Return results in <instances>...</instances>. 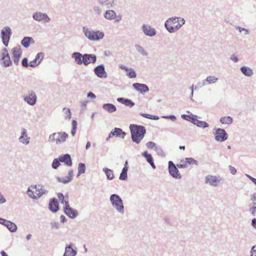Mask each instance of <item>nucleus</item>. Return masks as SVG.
Returning <instances> with one entry per match:
<instances>
[{
	"label": "nucleus",
	"instance_id": "nucleus-45",
	"mask_svg": "<svg viewBox=\"0 0 256 256\" xmlns=\"http://www.w3.org/2000/svg\"><path fill=\"white\" fill-rule=\"evenodd\" d=\"M181 117L184 120L191 122V120H192V118H194L195 117H198V116L196 115H194L192 114H190V115H186V114H182Z\"/></svg>",
	"mask_w": 256,
	"mask_h": 256
},
{
	"label": "nucleus",
	"instance_id": "nucleus-42",
	"mask_svg": "<svg viewBox=\"0 0 256 256\" xmlns=\"http://www.w3.org/2000/svg\"><path fill=\"white\" fill-rule=\"evenodd\" d=\"M78 172L77 174V176L78 177L81 174H84L85 172L86 168V165L84 163H79L78 164Z\"/></svg>",
	"mask_w": 256,
	"mask_h": 256
},
{
	"label": "nucleus",
	"instance_id": "nucleus-59",
	"mask_svg": "<svg viewBox=\"0 0 256 256\" xmlns=\"http://www.w3.org/2000/svg\"><path fill=\"white\" fill-rule=\"evenodd\" d=\"M39 64H40V62H37L36 61V60H35L34 59L33 60L30 62L29 63V66L31 67L34 68V67L37 66Z\"/></svg>",
	"mask_w": 256,
	"mask_h": 256
},
{
	"label": "nucleus",
	"instance_id": "nucleus-46",
	"mask_svg": "<svg viewBox=\"0 0 256 256\" xmlns=\"http://www.w3.org/2000/svg\"><path fill=\"white\" fill-rule=\"evenodd\" d=\"M72 129L71 134L72 136H74L77 129V122L76 120H72Z\"/></svg>",
	"mask_w": 256,
	"mask_h": 256
},
{
	"label": "nucleus",
	"instance_id": "nucleus-53",
	"mask_svg": "<svg viewBox=\"0 0 256 256\" xmlns=\"http://www.w3.org/2000/svg\"><path fill=\"white\" fill-rule=\"evenodd\" d=\"M250 212L254 216H256V202H254L252 206L250 208Z\"/></svg>",
	"mask_w": 256,
	"mask_h": 256
},
{
	"label": "nucleus",
	"instance_id": "nucleus-21",
	"mask_svg": "<svg viewBox=\"0 0 256 256\" xmlns=\"http://www.w3.org/2000/svg\"><path fill=\"white\" fill-rule=\"evenodd\" d=\"M118 67L127 72L126 75L129 78H133L136 77V73L133 68H128L123 64H119Z\"/></svg>",
	"mask_w": 256,
	"mask_h": 256
},
{
	"label": "nucleus",
	"instance_id": "nucleus-39",
	"mask_svg": "<svg viewBox=\"0 0 256 256\" xmlns=\"http://www.w3.org/2000/svg\"><path fill=\"white\" fill-rule=\"evenodd\" d=\"M128 167H124L120 174L119 179L122 180H126L128 178Z\"/></svg>",
	"mask_w": 256,
	"mask_h": 256
},
{
	"label": "nucleus",
	"instance_id": "nucleus-20",
	"mask_svg": "<svg viewBox=\"0 0 256 256\" xmlns=\"http://www.w3.org/2000/svg\"><path fill=\"white\" fill-rule=\"evenodd\" d=\"M133 88L140 94H144L149 91V88L146 84L140 83H134Z\"/></svg>",
	"mask_w": 256,
	"mask_h": 256
},
{
	"label": "nucleus",
	"instance_id": "nucleus-30",
	"mask_svg": "<svg viewBox=\"0 0 256 256\" xmlns=\"http://www.w3.org/2000/svg\"><path fill=\"white\" fill-rule=\"evenodd\" d=\"M117 101L130 108L132 107L134 105V102L131 100L124 98H117Z\"/></svg>",
	"mask_w": 256,
	"mask_h": 256
},
{
	"label": "nucleus",
	"instance_id": "nucleus-24",
	"mask_svg": "<svg viewBox=\"0 0 256 256\" xmlns=\"http://www.w3.org/2000/svg\"><path fill=\"white\" fill-rule=\"evenodd\" d=\"M56 138V144H59L64 143L68 138V136L66 132H58Z\"/></svg>",
	"mask_w": 256,
	"mask_h": 256
},
{
	"label": "nucleus",
	"instance_id": "nucleus-18",
	"mask_svg": "<svg viewBox=\"0 0 256 256\" xmlns=\"http://www.w3.org/2000/svg\"><path fill=\"white\" fill-rule=\"evenodd\" d=\"M32 187L36 190V197L38 200L44 194L48 193V190L45 188L44 186L41 184L32 185Z\"/></svg>",
	"mask_w": 256,
	"mask_h": 256
},
{
	"label": "nucleus",
	"instance_id": "nucleus-56",
	"mask_svg": "<svg viewBox=\"0 0 256 256\" xmlns=\"http://www.w3.org/2000/svg\"><path fill=\"white\" fill-rule=\"evenodd\" d=\"M177 167L180 168H186L188 166V164L186 161L181 160L179 164H177Z\"/></svg>",
	"mask_w": 256,
	"mask_h": 256
},
{
	"label": "nucleus",
	"instance_id": "nucleus-34",
	"mask_svg": "<svg viewBox=\"0 0 256 256\" xmlns=\"http://www.w3.org/2000/svg\"><path fill=\"white\" fill-rule=\"evenodd\" d=\"M104 16L106 19L112 20L116 18V12L113 10H107Z\"/></svg>",
	"mask_w": 256,
	"mask_h": 256
},
{
	"label": "nucleus",
	"instance_id": "nucleus-12",
	"mask_svg": "<svg viewBox=\"0 0 256 256\" xmlns=\"http://www.w3.org/2000/svg\"><path fill=\"white\" fill-rule=\"evenodd\" d=\"M30 138L28 136L27 130L25 128H21L20 136L18 138V141L20 143L28 145L30 142Z\"/></svg>",
	"mask_w": 256,
	"mask_h": 256
},
{
	"label": "nucleus",
	"instance_id": "nucleus-48",
	"mask_svg": "<svg viewBox=\"0 0 256 256\" xmlns=\"http://www.w3.org/2000/svg\"><path fill=\"white\" fill-rule=\"evenodd\" d=\"M57 132H54L50 134L48 138V142L50 143L56 142L57 136Z\"/></svg>",
	"mask_w": 256,
	"mask_h": 256
},
{
	"label": "nucleus",
	"instance_id": "nucleus-22",
	"mask_svg": "<svg viewBox=\"0 0 256 256\" xmlns=\"http://www.w3.org/2000/svg\"><path fill=\"white\" fill-rule=\"evenodd\" d=\"M99 4L107 8H110L116 6L115 0H98Z\"/></svg>",
	"mask_w": 256,
	"mask_h": 256
},
{
	"label": "nucleus",
	"instance_id": "nucleus-16",
	"mask_svg": "<svg viewBox=\"0 0 256 256\" xmlns=\"http://www.w3.org/2000/svg\"><path fill=\"white\" fill-rule=\"evenodd\" d=\"M94 72L98 78H106L107 77V73L104 64H100L94 68Z\"/></svg>",
	"mask_w": 256,
	"mask_h": 256
},
{
	"label": "nucleus",
	"instance_id": "nucleus-37",
	"mask_svg": "<svg viewBox=\"0 0 256 256\" xmlns=\"http://www.w3.org/2000/svg\"><path fill=\"white\" fill-rule=\"evenodd\" d=\"M34 188L32 187V185H31L30 187L28 188V190L26 191V194L28 196L29 198L36 200H38L36 194L35 195L34 194V192L33 191V190H34Z\"/></svg>",
	"mask_w": 256,
	"mask_h": 256
},
{
	"label": "nucleus",
	"instance_id": "nucleus-38",
	"mask_svg": "<svg viewBox=\"0 0 256 256\" xmlns=\"http://www.w3.org/2000/svg\"><path fill=\"white\" fill-rule=\"evenodd\" d=\"M218 80V78L214 76H207L206 78L204 79V82L206 83V85H208L214 84L217 82Z\"/></svg>",
	"mask_w": 256,
	"mask_h": 256
},
{
	"label": "nucleus",
	"instance_id": "nucleus-62",
	"mask_svg": "<svg viewBox=\"0 0 256 256\" xmlns=\"http://www.w3.org/2000/svg\"><path fill=\"white\" fill-rule=\"evenodd\" d=\"M52 228L58 229L60 228V224L58 222H52L50 223Z\"/></svg>",
	"mask_w": 256,
	"mask_h": 256
},
{
	"label": "nucleus",
	"instance_id": "nucleus-52",
	"mask_svg": "<svg viewBox=\"0 0 256 256\" xmlns=\"http://www.w3.org/2000/svg\"><path fill=\"white\" fill-rule=\"evenodd\" d=\"M236 28L237 30H238L240 32H244V35H247V34H249V33H250V31L246 29L245 28L240 27L239 26H236Z\"/></svg>",
	"mask_w": 256,
	"mask_h": 256
},
{
	"label": "nucleus",
	"instance_id": "nucleus-9",
	"mask_svg": "<svg viewBox=\"0 0 256 256\" xmlns=\"http://www.w3.org/2000/svg\"><path fill=\"white\" fill-rule=\"evenodd\" d=\"M37 96L35 92L32 90H28V94L24 96V100L30 106H34L36 104Z\"/></svg>",
	"mask_w": 256,
	"mask_h": 256
},
{
	"label": "nucleus",
	"instance_id": "nucleus-4",
	"mask_svg": "<svg viewBox=\"0 0 256 256\" xmlns=\"http://www.w3.org/2000/svg\"><path fill=\"white\" fill-rule=\"evenodd\" d=\"M110 201L114 208L120 214L124 213V208L122 198L117 194L110 196Z\"/></svg>",
	"mask_w": 256,
	"mask_h": 256
},
{
	"label": "nucleus",
	"instance_id": "nucleus-58",
	"mask_svg": "<svg viewBox=\"0 0 256 256\" xmlns=\"http://www.w3.org/2000/svg\"><path fill=\"white\" fill-rule=\"evenodd\" d=\"M228 168L230 172L232 174L234 175L236 173V170L234 167L232 166L231 165H229Z\"/></svg>",
	"mask_w": 256,
	"mask_h": 256
},
{
	"label": "nucleus",
	"instance_id": "nucleus-8",
	"mask_svg": "<svg viewBox=\"0 0 256 256\" xmlns=\"http://www.w3.org/2000/svg\"><path fill=\"white\" fill-rule=\"evenodd\" d=\"M32 17L36 21L43 23H47L50 20V18L46 13L41 12H36L33 13Z\"/></svg>",
	"mask_w": 256,
	"mask_h": 256
},
{
	"label": "nucleus",
	"instance_id": "nucleus-44",
	"mask_svg": "<svg viewBox=\"0 0 256 256\" xmlns=\"http://www.w3.org/2000/svg\"><path fill=\"white\" fill-rule=\"evenodd\" d=\"M154 150L156 152L157 154L161 157L164 158L166 156V154L161 146H157Z\"/></svg>",
	"mask_w": 256,
	"mask_h": 256
},
{
	"label": "nucleus",
	"instance_id": "nucleus-26",
	"mask_svg": "<svg viewBox=\"0 0 256 256\" xmlns=\"http://www.w3.org/2000/svg\"><path fill=\"white\" fill-rule=\"evenodd\" d=\"M197 118L198 117H195L191 120V122L199 128H206L208 127L209 125L206 122L199 120L197 119Z\"/></svg>",
	"mask_w": 256,
	"mask_h": 256
},
{
	"label": "nucleus",
	"instance_id": "nucleus-5",
	"mask_svg": "<svg viewBox=\"0 0 256 256\" xmlns=\"http://www.w3.org/2000/svg\"><path fill=\"white\" fill-rule=\"evenodd\" d=\"M214 134L215 140L217 142H222L226 140L228 138V134L224 129L218 128L214 130Z\"/></svg>",
	"mask_w": 256,
	"mask_h": 256
},
{
	"label": "nucleus",
	"instance_id": "nucleus-40",
	"mask_svg": "<svg viewBox=\"0 0 256 256\" xmlns=\"http://www.w3.org/2000/svg\"><path fill=\"white\" fill-rule=\"evenodd\" d=\"M12 53L14 58H20L22 50L20 46H16L12 49Z\"/></svg>",
	"mask_w": 256,
	"mask_h": 256
},
{
	"label": "nucleus",
	"instance_id": "nucleus-25",
	"mask_svg": "<svg viewBox=\"0 0 256 256\" xmlns=\"http://www.w3.org/2000/svg\"><path fill=\"white\" fill-rule=\"evenodd\" d=\"M59 158L60 160V162H64L65 165L68 166H72V160L70 156L68 154H65L63 155H61Z\"/></svg>",
	"mask_w": 256,
	"mask_h": 256
},
{
	"label": "nucleus",
	"instance_id": "nucleus-2",
	"mask_svg": "<svg viewBox=\"0 0 256 256\" xmlns=\"http://www.w3.org/2000/svg\"><path fill=\"white\" fill-rule=\"evenodd\" d=\"M130 128L133 142L139 144L146 133V130L144 126L132 124L130 125Z\"/></svg>",
	"mask_w": 256,
	"mask_h": 256
},
{
	"label": "nucleus",
	"instance_id": "nucleus-11",
	"mask_svg": "<svg viewBox=\"0 0 256 256\" xmlns=\"http://www.w3.org/2000/svg\"><path fill=\"white\" fill-rule=\"evenodd\" d=\"M64 209V213L71 218H76L78 214L76 210L70 207L68 201H65V206Z\"/></svg>",
	"mask_w": 256,
	"mask_h": 256
},
{
	"label": "nucleus",
	"instance_id": "nucleus-64",
	"mask_svg": "<svg viewBox=\"0 0 256 256\" xmlns=\"http://www.w3.org/2000/svg\"><path fill=\"white\" fill-rule=\"evenodd\" d=\"M250 252V256H256V245L252 247Z\"/></svg>",
	"mask_w": 256,
	"mask_h": 256
},
{
	"label": "nucleus",
	"instance_id": "nucleus-1",
	"mask_svg": "<svg viewBox=\"0 0 256 256\" xmlns=\"http://www.w3.org/2000/svg\"><path fill=\"white\" fill-rule=\"evenodd\" d=\"M185 20L181 17L173 16L168 18L164 23L166 29L170 33L178 32L184 24Z\"/></svg>",
	"mask_w": 256,
	"mask_h": 256
},
{
	"label": "nucleus",
	"instance_id": "nucleus-29",
	"mask_svg": "<svg viewBox=\"0 0 256 256\" xmlns=\"http://www.w3.org/2000/svg\"><path fill=\"white\" fill-rule=\"evenodd\" d=\"M111 134L114 136L120 137L122 138H124L126 134V132L122 129L117 128H115L111 131Z\"/></svg>",
	"mask_w": 256,
	"mask_h": 256
},
{
	"label": "nucleus",
	"instance_id": "nucleus-17",
	"mask_svg": "<svg viewBox=\"0 0 256 256\" xmlns=\"http://www.w3.org/2000/svg\"><path fill=\"white\" fill-rule=\"evenodd\" d=\"M84 62V66H88L89 64H94L96 61V56L94 54H84L83 56Z\"/></svg>",
	"mask_w": 256,
	"mask_h": 256
},
{
	"label": "nucleus",
	"instance_id": "nucleus-7",
	"mask_svg": "<svg viewBox=\"0 0 256 256\" xmlns=\"http://www.w3.org/2000/svg\"><path fill=\"white\" fill-rule=\"evenodd\" d=\"M168 170L170 174L176 179H180L182 176L180 173L177 166L174 164L172 161H169L168 162Z\"/></svg>",
	"mask_w": 256,
	"mask_h": 256
},
{
	"label": "nucleus",
	"instance_id": "nucleus-6",
	"mask_svg": "<svg viewBox=\"0 0 256 256\" xmlns=\"http://www.w3.org/2000/svg\"><path fill=\"white\" fill-rule=\"evenodd\" d=\"M12 34V30L9 26H6L1 30V38L2 42L6 46L8 44Z\"/></svg>",
	"mask_w": 256,
	"mask_h": 256
},
{
	"label": "nucleus",
	"instance_id": "nucleus-15",
	"mask_svg": "<svg viewBox=\"0 0 256 256\" xmlns=\"http://www.w3.org/2000/svg\"><path fill=\"white\" fill-rule=\"evenodd\" d=\"M2 60L4 66L5 67L10 66L12 64V62L10 60L8 50L6 48H4L2 50Z\"/></svg>",
	"mask_w": 256,
	"mask_h": 256
},
{
	"label": "nucleus",
	"instance_id": "nucleus-27",
	"mask_svg": "<svg viewBox=\"0 0 256 256\" xmlns=\"http://www.w3.org/2000/svg\"><path fill=\"white\" fill-rule=\"evenodd\" d=\"M142 156L144 157L148 162L150 164L152 168L156 169V166L154 163L153 158L152 155L145 151L142 153Z\"/></svg>",
	"mask_w": 256,
	"mask_h": 256
},
{
	"label": "nucleus",
	"instance_id": "nucleus-57",
	"mask_svg": "<svg viewBox=\"0 0 256 256\" xmlns=\"http://www.w3.org/2000/svg\"><path fill=\"white\" fill-rule=\"evenodd\" d=\"M58 198L60 202L62 204H65V200H64V196L62 193H58Z\"/></svg>",
	"mask_w": 256,
	"mask_h": 256
},
{
	"label": "nucleus",
	"instance_id": "nucleus-51",
	"mask_svg": "<svg viewBox=\"0 0 256 256\" xmlns=\"http://www.w3.org/2000/svg\"><path fill=\"white\" fill-rule=\"evenodd\" d=\"M206 85V83L204 82V80L202 82H198L195 86H194V90H198V88H200L205 86Z\"/></svg>",
	"mask_w": 256,
	"mask_h": 256
},
{
	"label": "nucleus",
	"instance_id": "nucleus-3",
	"mask_svg": "<svg viewBox=\"0 0 256 256\" xmlns=\"http://www.w3.org/2000/svg\"><path fill=\"white\" fill-rule=\"evenodd\" d=\"M82 32L85 36L91 41H99L104 36V34L102 32L98 30H94L86 26L82 28Z\"/></svg>",
	"mask_w": 256,
	"mask_h": 256
},
{
	"label": "nucleus",
	"instance_id": "nucleus-61",
	"mask_svg": "<svg viewBox=\"0 0 256 256\" xmlns=\"http://www.w3.org/2000/svg\"><path fill=\"white\" fill-rule=\"evenodd\" d=\"M22 64L24 67L26 68L29 66V64H28V58H25L22 59Z\"/></svg>",
	"mask_w": 256,
	"mask_h": 256
},
{
	"label": "nucleus",
	"instance_id": "nucleus-13",
	"mask_svg": "<svg viewBox=\"0 0 256 256\" xmlns=\"http://www.w3.org/2000/svg\"><path fill=\"white\" fill-rule=\"evenodd\" d=\"M76 254L77 248L73 244L70 243L66 246L63 256H76Z\"/></svg>",
	"mask_w": 256,
	"mask_h": 256
},
{
	"label": "nucleus",
	"instance_id": "nucleus-54",
	"mask_svg": "<svg viewBox=\"0 0 256 256\" xmlns=\"http://www.w3.org/2000/svg\"><path fill=\"white\" fill-rule=\"evenodd\" d=\"M146 145L148 148L153 149L154 150L157 146L156 144L153 142H147Z\"/></svg>",
	"mask_w": 256,
	"mask_h": 256
},
{
	"label": "nucleus",
	"instance_id": "nucleus-43",
	"mask_svg": "<svg viewBox=\"0 0 256 256\" xmlns=\"http://www.w3.org/2000/svg\"><path fill=\"white\" fill-rule=\"evenodd\" d=\"M6 226L8 229L11 232H15L17 230V226L14 222L9 221L6 224Z\"/></svg>",
	"mask_w": 256,
	"mask_h": 256
},
{
	"label": "nucleus",
	"instance_id": "nucleus-41",
	"mask_svg": "<svg viewBox=\"0 0 256 256\" xmlns=\"http://www.w3.org/2000/svg\"><path fill=\"white\" fill-rule=\"evenodd\" d=\"M134 48H136L137 52H138L142 56H148V54L146 52V51L140 44H135Z\"/></svg>",
	"mask_w": 256,
	"mask_h": 256
},
{
	"label": "nucleus",
	"instance_id": "nucleus-19",
	"mask_svg": "<svg viewBox=\"0 0 256 256\" xmlns=\"http://www.w3.org/2000/svg\"><path fill=\"white\" fill-rule=\"evenodd\" d=\"M74 176V172L72 170H70L68 172V175L66 177H60V176H56V180L64 184H66L69 182H70L72 180V178Z\"/></svg>",
	"mask_w": 256,
	"mask_h": 256
},
{
	"label": "nucleus",
	"instance_id": "nucleus-33",
	"mask_svg": "<svg viewBox=\"0 0 256 256\" xmlns=\"http://www.w3.org/2000/svg\"><path fill=\"white\" fill-rule=\"evenodd\" d=\"M240 70L242 74L246 76H251L253 74V70L249 67L242 66L240 68Z\"/></svg>",
	"mask_w": 256,
	"mask_h": 256
},
{
	"label": "nucleus",
	"instance_id": "nucleus-60",
	"mask_svg": "<svg viewBox=\"0 0 256 256\" xmlns=\"http://www.w3.org/2000/svg\"><path fill=\"white\" fill-rule=\"evenodd\" d=\"M162 118H166V119H170L172 120V121H175L176 120V116L174 115H170V116H162Z\"/></svg>",
	"mask_w": 256,
	"mask_h": 256
},
{
	"label": "nucleus",
	"instance_id": "nucleus-32",
	"mask_svg": "<svg viewBox=\"0 0 256 256\" xmlns=\"http://www.w3.org/2000/svg\"><path fill=\"white\" fill-rule=\"evenodd\" d=\"M34 41L32 37L26 36L21 41V44L25 48H28L30 44H34Z\"/></svg>",
	"mask_w": 256,
	"mask_h": 256
},
{
	"label": "nucleus",
	"instance_id": "nucleus-35",
	"mask_svg": "<svg viewBox=\"0 0 256 256\" xmlns=\"http://www.w3.org/2000/svg\"><path fill=\"white\" fill-rule=\"evenodd\" d=\"M220 122L222 124L229 125L233 122V119L230 116H224L220 118Z\"/></svg>",
	"mask_w": 256,
	"mask_h": 256
},
{
	"label": "nucleus",
	"instance_id": "nucleus-63",
	"mask_svg": "<svg viewBox=\"0 0 256 256\" xmlns=\"http://www.w3.org/2000/svg\"><path fill=\"white\" fill-rule=\"evenodd\" d=\"M230 59L234 62H236L238 61V58L237 56L234 54H233L230 56Z\"/></svg>",
	"mask_w": 256,
	"mask_h": 256
},
{
	"label": "nucleus",
	"instance_id": "nucleus-50",
	"mask_svg": "<svg viewBox=\"0 0 256 256\" xmlns=\"http://www.w3.org/2000/svg\"><path fill=\"white\" fill-rule=\"evenodd\" d=\"M60 160L59 158H54L52 163V168L55 170L57 169L58 167L60 166Z\"/></svg>",
	"mask_w": 256,
	"mask_h": 256
},
{
	"label": "nucleus",
	"instance_id": "nucleus-55",
	"mask_svg": "<svg viewBox=\"0 0 256 256\" xmlns=\"http://www.w3.org/2000/svg\"><path fill=\"white\" fill-rule=\"evenodd\" d=\"M44 53L42 52H39L38 53L36 56V58H34L35 60H36V61L37 62H40H40L41 60L43 59L44 58Z\"/></svg>",
	"mask_w": 256,
	"mask_h": 256
},
{
	"label": "nucleus",
	"instance_id": "nucleus-23",
	"mask_svg": "<svg viewBox=\"0 0 256 256\" xmlns=\"http://www.w3.org/2000/svg\"><path fill=\"white\" fill-rule=\"evenodd\" d=\"M84 54L80 52H74L72 54V58L74 60L76 64L82 65L84 62Z\"/></svg>",
	"mask_w": 256,
	"mask_h": 256
},
{
	"label": "nucleus",
	"instance_id": "nucleus-28",
	"mask_svg": "<svg viewBox=\"0 0 256 256\" xmlns=\"http://www.w3.org/2000/svg\"><path fill=\"white\" fill-rule=\"evenodd\" d=\"M49 209L52 212H56L58 210V203L56 198H53L50 200L49 203Z\"/></svg>",
	"mask_w": 256,
	"mask_h": 256
},
{
	"label": "nucleus",
	"instance_id": "nucleus-49",
	"mask_svg": "<svg viewBox=\"0 0 256 256\" xmlns=\"http://www.w3.org/2000/svg\"><path fill=\"white\" fill-rule=\"evenodd\" d=\"M186 162V164H196L198 166V162L197 160H195L192 158H185Z\"/></svg>",
	"mask_w": 256,
	"mask_h": 256
},
{
	"label": "nucleus",
	"instance_id": "nucleus-47",
	"mask_svg": "<svg viewBox=\"0 0 256 256\" xmlns=\"http://www.w3.org/2000/svg\"><path fill=\"white\" fill-rule=\"evenodd\" d=\"M63 112L65 114V118H68V120L72 118V114L70 112V110L69 108H63Z\"/></svg>",
	"mask_w": 256,
	"mask_h": 256
},
{
	"label": "nucleus",
	"instance_id": "nucleus-36",
	"mask_svg": "<svg viewBox=\"0 0 256 256\" xmlns=\"http://www.w3.org/2000/svg\"><path fill=\"white\" fill-rule=\"evenodd\" d=\"M102 170L105 173L106 178L108 180H112L114 178V176L112 170L106 168H104Z\"/></svg>",
	"mask_w": 256,
	"mask_h": 256
},
{
	"label": "nucleus",
	"instance_id": "nucleus-14",
	"mask_svg": "<svg viewBox=\"0 0 256 256\" xmlns=\"http://www.w3.org/2000/svg\"><path fill=\"white\" fill-rule=\"evenodd\" d=\"M220 180L216 176L208 174L205 176L204 182L210 186H216Z\"/></svg>",
	"mask_w": 256,
	"mask_h": 256
},
{
	"label": "nucleus",
	"instance_id": "nucleus-31",
	"mask_svg": "<svg viewBox=\"0 0 256 256\" xmlns=\"http://www.w3.org/2000/svg\"><path fill=\"white\" fill-rule=\"evenodd\" d=\"M102 108L109 113L114 112L116 110V106L110 103L104 104L102 105Z\"/></svg>",
	"mask_w": 256,
	"mask_h": 256
},
{
	"label": "nucleus",
	"instance_id": "nucleus-10",
	"mask_svg": "<svg viewBox=\"0 0 256 256\" xmlns=\"http://www.w3.org/2000/svg\"><path fill=\"white\" fill-rule=\"evenodd\" d=\"M142 30L146 36L150 37L154 36L156 34V29L149 24H144L142 26Z\"/></svg>",
	"mask_w": 256,
	"mask_h": 256
}]
</instances>
